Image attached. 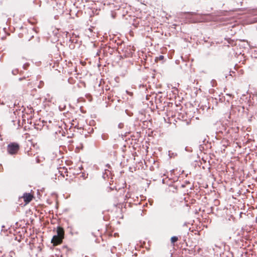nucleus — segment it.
<instances>
[{"instance_id": "f03ea898", "label": "nucleus", "mask_w": 257, "mask_h": 257, "mask_svg": "<svg viewBox=\"0 0 257 257\" xmlns=\"http://www.w3.org/2000/svg\"><path fill=\"white\" fill-rule=\"evenodd\" d=\"M20 149L19 145L16 143H11L8 146L7 151L9 154L15 155Z\"/></svg>"}, {"instance_id": "39448f33", "label": "nucleus", "mask_w": 257, "mask_h": 257, "mask_svg": "<svg viewBox=\"0 0 257 257\" xmlns=\"http://www.w3.org/2000/svg\"><path fill=\"white\" fill-rule=\"evenodd\" d=\"M178 240V237L176 236H173L171 238V241L172 243H174Z\"/></svg>"}, {"instance_id": "423d86ee", "label": "nucleus", "mask_w": 257, "mask_h": 257, "mask_svg": "<svg viewBox=\"0 0 257 257\" xmlns=\"http://www.w3.org/2000/svg\"><path fill=\"white\" fill-rule=\"evenodd\" d=\"M210 83L211 84L212 87H215L217 84V82H216V80H214V79H212Z\"/></svg>"}, {"instance_id": "0eeeda50", "label": "nucleus", "mask_w": 257, "mask_h": 257, "mask_svg": "<svg viewBox=\"0 0 257 257\" xmlns=\"http://www.w3.org/2000/svg\"><path fill=\"white\" fill-rule=\"evenodd\" d=\"M12 72L13 75H17L18 74V70L17 69L13 70Z\"/></svg>"}, {"instance_id": "f257e3e1", "label": "nucleus", "mask_w": 257, "mask_h": 257, "mask_svg": "<svg viewBox=\"0 0 257 257\" xmlns=\"http://www.w3.org/2000/svg\"><path fill=\"white\" fill-rule=\"evenodd\" d=\"M57 234L54 235L52 239L51 242L54 245H57L62 242L64 238V231L63 228L58 226L57 228Z\"/></svg>"}, {"instance_id": "6e6552de", "label": "nucleus", "mask_w": 257, "mask_h": 257, "mask_svg": "<svg viewBox=\"0 0 257 257\" xmlns=\"http://www.w3.org/2000/svg\"><path fill=\"white\" fill-rule=\"evenodd\" d=\"M123 123H119V124H118V127L119 128H122V127H123Z\"/></svg>"}, {"instance_id": "7ed1b4c3", "label": "nucleus", "mask_w": 257, "mask_h": 257, "mask_svg": "<svg viewBox=\"0 0 257 257\" xmlns=\"http://www.w3.org/2000/svg\"><path fill=\"white\" fill-rule=\"evenodd\" d=\"M23 198L25 202L28 203L32 200L33 196L31 193H25L23 195Z\"/></svg>"}, {"instance_id": "1a4fd4ad", "label": "nucleus", "mask_w": 257, "mask_h": 257, "mask_svg": "<svg viewBox=\"0 0 257 257\" xmlns=\"http://www.w3.org/2000/svg\"><path fill=\"white\" fill-rule=\"evenodd\" d=\"M164 56H163V55H160V56H159V57H158V59H159V60H163V59H164Z\"/></svg>"}, {"instance_id": "20e7f679", "label": "nucleus", "mask_w": 257, "mask_h": 257, "mask_svg": "<svg viewBox=\"0 0 257 257\" xmlns=\"http://www.w3.org/2000/svg\"><path fill=\"white\" fill-rule=\"evenodd\" d=\"M0 104L5 105L6 104L9 107H12V106L15 105V104H10L7 101L4 102V100L1 101L0 99Z\"/></svg>"}]
</instances>
